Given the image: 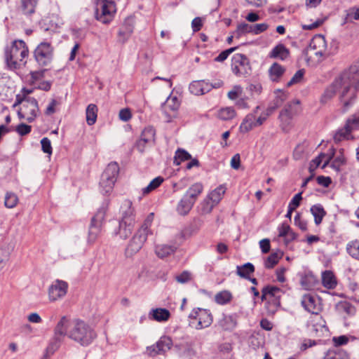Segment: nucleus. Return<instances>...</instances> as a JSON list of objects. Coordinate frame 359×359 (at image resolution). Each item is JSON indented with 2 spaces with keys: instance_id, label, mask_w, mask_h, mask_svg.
Masks as SVG:
<instances>
[{
  "instance_id": "obj_1",
  "label": "nucleus",
  "mask_w": 359,
  "mask_h": 359,
  "mask_svg": "<svg viewBox=\"0 0 359 359\" xmlns=\"http://www.w3.org/2000/svg\"><path fill=\"white\" fill-rule=\"evenodd\" d=\"M54 332L57 338L56 341L51 343L48 348V351L52 352L55 351L60 346L59 337L67 336L74 341L86 346L90 344L97 337L96 332L89 324L79 319L71 322L65 316L60 319L54 329Z\"/></svg>"
},
{
  "instance_id": "obj_2",
  "label": "nucleus",
  "mask_w": 359,
  "mask_h": 359,
  "mask_svg": "<svg viewBox=\"0 0 359 359\" xmlns=\"http://www.w3.org/2000/svg\"><path fill=\"white\" fill-rule=\"evenodd\" d=\"M341 76V73L335 79L332 84L327 88L323 95L320 98V102L322 104H325L328 100H330L334 95L336 91L339 93V100L342 104V111L344 113L346 112L350 106L352 104L355 97L356 90L358 89L355 88L354 84L352 81L349 82V86L348 91L350 93H344V84L340 82H337V80Z\"/></svg>"
},
{
  "instance_id": "obj_3",
  "label": "nucleus",
  "mask_w": 359,
  "mask_h": 359,
  "mask_svg": "<svg viewBox=\"0 0 359 359\" xmlns=\"http://www.w3.org/2000/svg\"><path fill=\"white\" fill-rule=\"evenodd\" d=\"M29 50L22 40H15L5 49V60L8 69L15 70L24 67L27 63Z\"/></svg>"
},
{
  "instance_id": "obj_4",
  "label": "nucleus",
  "mask_w": 359,
  "mask_h": 359,
  "mask_svg": "<svg viewBox=\"0 0 359 359\" xmlns=\"http://www.w3.org/2000/svg\"><path fill=\"white\" fill-rule=\"evenodd\" d=\"M121 215L117 234L121 238L126 239L132 234L135 224V210L130 200L123 201L121 206Z\"/></svg>"
},
{
  "instance_id": "obj_5",
  "label": "nucleus",
  "mask_w": 359,
  "mask_h": 359,
  "mask_svg": "<svg viewBox=\"0 0 359 359\" xmlns=\"http://www.w3.org/2000/svg\"><path fill=\"white\" fill-rule=\"evenodd\" d=\"M154 217V213H150L145 219L141 227L133 236L126 250L128 256H132L137 253L147 241L148 235L151 233L150 227L153 222Z\"/></svg>"
},
{
  "instance_id": "obj_6",
  "label": "nucleus",
  "mask_w": 359,
  "mask_h": 359,
  "mask_svg": "<svg viewBox=\"0 0 359 359\" xmlns=\"http://www.w3.org/2000/svg\"><path fill=\"white\" fill-rule=\"evenodd\" d=\"M302 111L300 101L297 99L287 102L280 111L278 118L283 130L288 132L293 126V119Z\"/></svg>"
},
{
  "instance_id": "obj_7",
  "label": "nucleus",
  "mask_w": 359,
  "mask_h": 359,
  "mask_svg": "<svg viewBox=\"0 0 359 359\" xmlns=\"http://www.w3.org/2000/svg\"><path fill=\"white\" fill-rule=\"evenodd\" d=\"M119 173V166L116 162L109 163L102 172L100 181V191L103 194H110L116 182Z\"/></svg>"
},
{
  "instance_id": "obj_8",
  "label": "nucleus",
  "mask_w": 359,
  "mask_h": 359,
  "mask_svg": "<svg viewBox=\"0 0 359 359\" xmlns=\"http://www.w3.org/2000/svg\"><path fill=\"white\" fill-rule=\"evenodd\" d=\"M116 12L114 1L109 0H98L95 10V18L103 24L109 23Z\"/></svg>"
},
{
  "instance_id": "obj_9",
  "label": "nucleus",
  "mask_w": 359,
  "mask_h": 359,
  "mask_svg": "<svg viewBox=\"0 0 359 359\" xmlns=\"http://www.w3.org/2000/svg\"><path fill=\"white\" fill-rule=\"evenodd\" d=\"M54 55V47L50 42H41L34 51L36 62L41 67L49 65Z\"/></svg>"
},
{
  "instance_id": "obj_10",
  "label": "nucleus",
  "mask_w": 359,
  "mask_h": 359,
  "mask_svg": "<svg viewBox=\"0 0 359 359\" xmlns=\"http://www.w3.org/2000/svg\"><path fill=\"white\" fill-rule=\"evenodd\" d=\"M190 324L196 330L208 327L212 323V316L210 311L197 308L192 311L189 316Z\"/></svg>"
},
{
  "instance_id": "obj_11",
  "label": "nucleus",
  "mask_w": 359,
  "mask_h": 359,
  "mask_svg": "<svg viewBox=\"0 0 359 359\" xmlns=\"http://www.w3.org/2000/svg\"><path fill=\"white\" fill-rule=\"evenodd\" d=\"M350 81L353 82L355 89H359V59L348 69L341 72V76L337 80V82L345 85L344 93H350V91H348Z\"/></svg>"
},
{
  "instance_id": "obj_12",
  "label": "nucleus",
  "mask_w": 359,
  "mask_h": 359,
  "mask_svg": "<svg viewBox=\"0 0 359 359\" xmlns=\"http://www.w3.org/2000/svg\"><path fill=\"white\" fill-rule=\"evenodd\" d=\"M280 289L275 286H267L262 290V299L267 301L266 309L273 314L280 306Z\"/></svg>"
},
{
  "instance_id": "obj_13",
  "label": "nucleus",
  "mask_w": 359,
  "mask_h": 359,
  "mask_svg": "<svg viewBox=\"0 0 359 359\" xmlns=\"http://www.w3.org/2000/svg\"><path fill=\"white\" fill-rule=\"evenodd\" d=\"M22 106L18 111L20 118L31 123L35 120L39 113L38 102L36 99H29L20 104Z\"/></svg>"
},
{
  "instance_id": "obj_14",
  "label": "nucleus",
  "mask_w": 359,
  "mask_h": 359,
  "mask_svg": "<svg viewBox=\"0 0 359 359\" xmlns=\"http://www.w3.org/2000/svg\"><path fill=\"white\" fill-rule=\"evenodd\" d=\"M68 284L64 280H55L48 288V297L50 302L62 299L67 294Z\"/></svg>"
},
{
  "instance_id": "obj_15",
  "label": "nucleus",
  "mask_w": 359,
  "mask_h": 359,
  "mask_svg": "<svg viewBox=\"0 0 359 359\" xmlns=\"http://www.w3.org/2000/svg\"><path fill=\"white\" fill-rule=\"evenodd\" d=\"M231 69L236 76H245L250 72V65L247 57L243 54H236L231 60Z\"/></svg>"
},
{
  "instance_id": "obj_16",
  "label": "nucleus",
  "mask_w": 359,
  "mask_h": 359,
  "mask_svg": "<svg viewBox=\"0 0 359 359\" xmlns=\"http://www.w3.org/2000/svg\"><path fill=\"white\" fill-rule=\"evenodd\" d=\"M181 104V100L177 95H170L162 105V111L168 118V121L176 117Z\"/></svg>"
},
{
  "instance_id": "obj_17",
  "label": "nucleus",
  "mask_w": 359,
  "mask_h": 359,
  "mask_svg": "<svg viewBox=\"0 0 359 359\" xmlns=\"http://www.w3.org/2000/svg\"><path fill=\"white\" fill-rule=\"evenodd\" d=\"M172 345V339L169 337L163 336L155 344L147 348V353L150 356L165 353L170 349Z\"/></svg>"
},
{
  "instance_id": "obj_18",
  "label": "nucleus",
  "mask_w": 359,
  "mask_h": 359,
  "mask_svg": "<svg viewBox=\"0 0 359 359\" xmlns=\"http://www.w3.org/2000/svg\"><path fill=\"white\" fill-rule=\"evenodd\" d=\"M331 55L327 49V41L322 34H316V57L318 62H323Z\"/></svg>"
},
{
  "instance_id": "obj_19",
  "label": "nucleus",
  "mask_w": 359,
  "mask_h": 359,
  "mask_svg": "<svg viewBox=\"0 0 359 359\" xmlns=\"http://www.w3.org/2000/svg\"><path fill=\"white\" fill-rule=\"evenodd\" d=\"M260 109L259 106L252 111V112L245 116L240 126V131L241 133H248L253 128L257 127L256 123V115Z\"/></svg>"
},
{
  "instance_id": "obj_20",
  "label": "nucleus",
  "mask_w": 359,
  "mask_h": 359,
  "mask_svg": "<svg viewBox=\"0 0 359 359\" xmlns=\"http://www.w3.org/2000/svg\"><path fill=\"white\" fill-rule=\"evenodd\" d=\"M189 88L191 93L201 95L209 92L212 86L205 81H194L190 83Z\"/></svg>"
},
{
  "instance_id": "obj_21",
  "label": "nucleus",
  "mask_w": 359,
  "mask_h": 359,
  "mask_svg": "<svg viewBox=\"0 0 359 359\" xmlns=\"http://www.w3.org/2000/svg\"><path fill=\"white\" fill-rule=\"evenodd\" d=\"M335 309L337 312L341 315L344 318L348 316H353L355 313V308L348 302L340 301L336 306Z\"/></svg>"
},
{
  "instance_id": "obj_22",
  "label": "nucleus",
  "mask_w": 359,
  "mask_h": 359,
  "mask_svg": "<svg viewBox=\"0 0 359 359\" xmlns=\"http://www.w3.org/2000/svg\"><path fill=\"white\" fill-rule=\"evenodd\" d=\"M170 317V311L166 309L157 308L151 309L149 313V318L157 322L167 321Z\"/></svg>"
},
{
  "instance_id": "obj_23",
  "label": "nucleus",
  "mask_w": 359,
  "mask_h": 359,
  "mask_svg": "<svg viewBox=\"0 0 359 359\" xmlns=\"http://www.w3.org/2000/svg\"><path fill=\"white\" fill-rule=\"evenodd\" d=\"M273 93L275 95L274 99L268 107L273 109V111H275L287 100L288 93L282 89H276Z\"/></svg>"
},
{
  "instance_id": "obj_24",
  "label": "nucleus",
  "mask_w": 359,
  "mask_h": 359,
  "mask_svg": "<svg viewBox=\"0 0 359 359\" xmlns=\"http://www.w3.org/2000/svg\"><path fill=\"white\" fill-rule=\"evenodd\" d=\"M285 71L286 69L285 67L278 62H274L269 69V78L272 81L278 82L280 80Z\"/></svg>"
},
{
  "instance_id": "obj_25",
  "label": "nucleus",
  "mask_w": 359,
  "mask_h": 359,
  "mask_svg": "<svg viewBox=\"0 0 359 359\" xmlns=\"http://www.w3.org/2000/svg\"><path fill=\"white\" fill-rule=\"evenodd\" d=\"M203 191V185L201 182H196L187 189L184 196L195 203Z\"/></svg>"
},
{
  "instance_id": "obj_26",
  "label": "nucleus",
  "mask_w": 359,
  "mask_h": 359,
  "mask_svg": "<svg viewBox=\"0 0 359 359\" xmlns=\"http://www.w3.org/2000/svg\"><path fill=\"white\" fill-rule=\"evenodd\" d=\"M177 248L172 245L160 244L155 247V253L161 259L165 258L176 251Z\"/></svg>"
},
{
  "instance_id": "obj_27",
  "label": "nucleus",
  "mask_w": 359,
  "mask_h": 359,
  "mask_svg": "<svg viewBox=\"0 0 359 359\" xmlns=\"http://www.w3.org/2000/svg\"><path fill=\"white\" fill-rule=\"evenodd\" d=\"M289 55L290 50L283 44L279 43L271 50L269 56L272 58L285 60Z\"/></svg>"
},
{
  "instance_id": "obj_28",
  "label": "nucleus",
  "mask_w": 359,
  "mask_h": 359,
  "mask_svg": "<svg viewBox=\"0 0 359 359\" xmlns=\"http://www.w3.org/2000/svg\"><path fill=\"white\" fill-rule=\"evenodd\" d=\"M237 325V320L233 315H223L219 321V325L224 330H232Z\"/></svg>"
},
{
  "instance_id": "obj_29",
  "label": "nucleus",
  "mask_w": 359,
  "mask_h": 359,
  "mask_svg": "<svg viewBox=\"0 0 359 359\" xmlns=\"http://www.w3.org/2000/svg\"><path fill=\"white\" fill-rule=\"evenodd\" d=\"M194 205V203L193 201L183 196L177 205V212L181 215H187L190 212Z\"/></svg>"
},
{
  "instance_id": "obj_30",
  "label": "nucleus",
  "mask_w": 359,
  "mask_h": 359,
  "mask_svg": "<svg viewBox=\"0 0 359 359\" xmlns=\"http://www.w3.org/2000/svg\"><path fill=\"white\" fill-rule=\"evenodd\" d=\"M236 111L232 107H226L219 109L216 114V117L222 121H230L235 118Z\"/></svg>"
},
{
  "instance_id": "obj_31",
  "label": "nucleus",
  "mask_w": 359,
  "mask_h": 359,
  "mask_svg": "<svg viewBox=\"0 0 359 359\" xmlns=\"http://www.w3.org/2000/svg\"><path fill=\"white\" fill-rule=\"evenodd\" d=\"M226 190V188L224 185H219L212 190L206 197H208L213 204L217 205L222 199Z\"/></svg>"
},
{
  "instance_id": "obj_32",
  "label": "nucleus",
  "mask_w": 359,
  "mask_h": 359,
  "mask_svg": "<svg viewBox=\"0 0 359 359\" xmlns=\"http://www.w3.org/2000/svg\"><path fill=\"white\" fill-rule=\"evenodd\" d=\"M322 283L327 289H334L337 285V280L330 271H325L322 273Z\"/></svg>"
},
{
  "instance_id": "obj_33",
  "label": "nucleus",
  "mask_w": 359,
  "mask_h": 359,
  "mask_svg": "<svg viewBox=\"0 0 359 359\" xmlns=\"http://www.w3.org/2000/svg\"><path fill=\"white\" fill-rule=\"evenodd\" d=\"M215 206L216 205L213 204L208 197H206L199 203L197 207V210L200 215H205L210 214Z\"/></svg>"
},
{
  "instance_id": "obj_34",
  "label": "nucleus",
  "mask_w": 359,
  "mask_h": 359,
  "mask_svg": "<svg viewBox=\"0 0 359 359\" xmlns=\"http://www.w3.org/2000/svg\"><path fill=\"white\" fill-rule=\"evenodd\" d=\"M300 283L304 289L306 290H311L314 285V276L312 271L305 272L302 274Z\"/></svg>"
},
{
  "instance_id": "obj_35",
  "label": "nucleus",
  "mask_w": 359,
  "mask_h": 359,
  "mask_svg": "<svg viewBox=\"0 0 359 359\" xmlns=\"http://www.w3.org/2000/svg\"><path fill=\"white\" fill-rule=\"evenodd\" d=\"M333 156V151H331L330 154L320 153L318 154L316 158V168L320 167L322 169H324L329 164Z\"/></svg>"
},
{
  "instance_id": "obj_36",
  "label": "nucleus",
  "mask_w": 359,
  "mask_h": 359,
  "mask_svg": "<svg viewBox=\"0 0 359 359\" xmlns=\"http://www.w3.org/2000/svg\"><path fill=\"white\" fill-rule=\"evenodd\" d=\"M86 122L89 126L93 125L97 120V107L95 104H90L86 108Z\"/></svg>"
},
{
  "instance_id": "obj_37",
  "label": "nucleus",
  "mask_w": 359,
  "mask_h": 359,
  "mask_svg": "<svg viewBox=\"0 0 359 359\" xmlns=\"http://www.w3.org/2000/svg\"><path fill=\"white\" fill-rule=\"evenodd\" d=\"M351 129L348 128L346 126L341 129H339L334 135V140L336 142H339L343 140H348L353 139L351 135Z\"/></svg>"
},
{
  "instance_id": "obj_38",
  "label": "nucleus",
  "mask_w": 359,
  "mask_h": 359,
  "mask_svg": "<svg viewBox=\"0 0 359 359\" xmlns=\"http://www.w3.org/2000/svg\"><path fill=\"white\" fill-rule=\"evenodd\" d=\"M255 267L251 263H246L242 266H237L236 271L237 274L245 278H249L250 274L253 273Z\"/></svg>"
},
{
  "instance_id": "obj_39",
  "label": "nucleus",
  "mask_w": 359,
  "mask_h": 359,
  "mask_svg": "<svg viewBox=\"0 0 359 359\" xmlns=\"http://www.w3.org/2000/svg\"><path fill=\"white\" fill-rule=\"evenodd\" d=\"M33 93V89H27L25 88H23L20 92V93L16 95L15 103L13 104V107H16L17 106L20 105L23 102H26L27 100L29 99H34V97H31L29 95Z\"/></svg>"
},
{
  "instance_id": "obj_40",
  "label": "nucleus",
  "mask_w": 359,
  "mask_h": 359,
  "mask_svg": "<svg viewBox=\"0 0 359 359\" xmlns=\"http://www.w3.org/2000/svg\"><path fill=\"white\" fill-rule=\"evenodd\" d=\"M175 348L177 350L179 354L183 357H190L194 353L191 345L187 342L176 344Z\"/></svg>"
},
{
  "instance_id": "obj_41",
  "label": "nucleus",
  "mask_w": 359,
  "mask_h": 359,
  "mask_svg": "<svg viewBox=\"0 0 359 359\" xmlns=\"http://www.w3.org/2000/svg\"><path fill=\"white\" fill-rule=\"evenodd\" d=\"M278 236L285 237L287 241H292L295 238L294 233L292 231L289 225L285 223H283L278 227Z\"/></svg>"
},
{
  "instance_id": "obj_42",
  "label": "nucleus",
  "mask_w": 359,
  "mask_h": 359,
  "mask_svg": "<svg viewBox=\"0 0 359 359\" xmlns=\"http://www.w3.org/2000/svg\"><path fill=\"white\" fill-rule=\"evenodd\" d=\"M101 227L102 226L90 223L88 236V242L89 243H93L95 242L100 234Z\"/></svg>"
},
{
  "instance_id": "obj_43",
  "label": "nucleus",
  "mask_w": 359,
  "mask_h": 359,
  "mask_svg": "<svg viewBox=\"0 0 359 359\" xmlns=\"http://www.w3.org/2000/svg\"><path fill=\"white\" fill-rule=\"evenodd\" d=\"M164 181V179L162 177H157L152 180L150 183L144 188L142 189V192L143 195H147L150 192L153 191L156 189H157Z\"/></svg>"
},
{
  "instance_id": "obj_44",
  "label": "nucleus",
  "mask_w": 359,
  "mask_h": 359,
  "mask_svg": "<svg viewBox=\"0 0 359 359\" xmlns=\"http://www.w3.org/2000/svg\"><path fill=\"white\" fill-rule=\"evenodd\" d=\"M38 0H21L22 9L25 14H32L37 4Z\"/></svg>"
},
{
  "instance_id": "obj_45",
  "label": "nucleus",
  "mask_w": 359,
  "mask_h": 359,
  "mask_svg": "<svg viewBox=\"0 0 359 359\" xmlns=\"http://www.w3.org/2000/svg\"><path fill=\"white\" fill-rule=\"evenodd\" d=\"M155 130L152 127L146 128L141 135V142H144L151 144L154 142Z\"/></svg>"
},
{
  "instance_id": "obj_46",
  "label": "nucleus",
  "mask_w": 359,
  "mask_h": 359,
  "mask_svg": "<svg viewBox=\"0 0 359 359\" xmlns=\"http://www.w3.org/2000/svg\"><path fill=\"white\" fill-rule=\"evenodd\" d=\"M302 305L306 311L313 313L314 299L311 294H308L303 296Z\"/></svg>"
},
{
  "instance_id": "obj_47",
  "label": "nucleus",
  "mask_w": 359,
  "mask_h": 359,
  "mask_svg": "<svg viewBox=\"0 0 359 359\" xmlns=\"http://www.w3.org/2000/svg\"><path fill=\"white\" fill-rule=\"evenodd\" d=\"M346 163V158L342 152L340 150L339 154H337L332 162L330 164V167L335 170L337 172L340 171L341 167Z\"/></svg>"
},
{
  "instance_id": "obj_48",
  "label": "nucleus",
  "mask_w": 359,
  "mask_h": 359,
  "mask_svg": "<svg viewBox=\"0 0 359 359\" xmlns=\"http://www.w3.org/2000/svg\"><path fill=\"white\" fill-rule=\"evenodd\" d=\"M18 197L12 192H7L4 198V205L7 208H13L18 203Z\"/></svg>"
},
{
  "instance_id": "obj_49",
  "label": "nucleus",
  "mask_w": 359,
  "mask_h": 359,
  "mask_svg": "<svg viewBox=\"0 0 359 359\" xmlns=\"http://www.w3.org/2000/svg\"><path fill=\"white\" fill-rule=\"evenodd\" d=\"M305 70L304 69L298 70L287 83L286 87L290 88L294 85L301 83L304 79Z\"/></svg>"
},
{
  "instance_id": "obj_50",
  "label": "nucleus",
  "mask_w": 359,
  "mask_h": 359,
  "mask_svg": "<svg viewBox=\"0 0 359 359\" xmlns=\"http://www.w3.org/2000/svg\"><path fill=\"white\" fill-rule=\"evenodd\" d=\"M106 212V206H102L100 208H99L95 215H94V217L92 218L91 223L102 226L105 217Z\"/></svg>"
},
{
  "instance_id": "obj_51",
  "label": "nucleus",
  "mask_w": 359,
  "mask_h": 359,
  "mask_svg": "<svg viewBox=\"0 0 359 359\" xmlns=\"http://www.w3.org/2000/svg\"><path fill=\"white\" fill-rule=\"evenodd\" d=\"M251 26L247 23H241L237 26L236 29L234 31V36L236 39H240L246 34L251 33Z\"/></svg>"
},
{
  "instance_id": "obj_52",
  "label": "nucleus",
  "mask_w": 359,
  "mask_h": 359,
  "mask_svg": "<svg viewBox=\"0 0 359 359\" xmlns=\"http://www.w3.org/2000/svg\"><path fill=\"white\" fill-rule=\"evenodd\" d=\"M281 252H276L271 254L265 261V266L268 269L273 268L282 257Z\"/></svg>"
},
{
  "instance_id": "obj_53",
  "label": "nucleus",
  "mask_w": 359,
  "mask_h": 359,
  "mask_svg": "<svg viewBox=\"0 0 359 359\" xmlns=\"http://www.w3.org/2000/svg\"><path fill=\"white\" fill-rule=\"evenodd\" d=\"M346 249L352 257L359 260V241H351L347 245Z\"/></svg>"
},
{
  "instance_id": "obj_54",
  "label": "nucleus",
  "mask_w": 359,
  "mask_h": 359,
  "mask_svg": "<svg viewBox=\"0 0 359 359\" xmlns=\"http://www.w3.org/2000/svg\"><path fill=\"white\" fill-rule=\"evenodd\" d=\"M345 126L351 131L359 128V111L348 118Z\"/></svg>"
},
{
  "instance_id": "obj_55",
  "label": "nucleus",
  "mask_w": 359,
  "mask_h": 359,
  "mask_svg": "<svg viewBox=\"0 0 359 359\" xmlns=\"http://www.w3.org/2000/svg\"><path fill=\"white\" fill-rule=\"evenodd\" d=\"M158 81H161L163 83V87L165 89L170 90L172 88V82L170 78L156 76L151 79V83H154L156 86H159Z\"/></svg>"
},
{
  "instance_id": "obj_56",
  "label": "nucleus",
  "mask_w": 359,
  "mask_h": 359,
  "mask_svg": "<svg viewBox=\"0 0 359 359\" xmlns=\"http://www.w3.org/2000/svg\"><path fill=\"white\" fill-rule=\"evenodd\" d=\"M231 299V294L228 291H222L215 295V302L219 304H225Z\"/></svg>"
},
{
  "instance_id": "obj_57",
  "label": "nucleus",
  "mask_w": 359,
  "mask_h": 359,
  "mask_svg": "<svg viewBox=\"0 0 359 359\" xmlns=\"http://www.w3.org/2000/svg\"><path fill=\"white\" fill-rule=\"evenodd\" d=\"M191 155L183 149H178L175 156L174 163L179 165L182 161L188 160Z\"/></svg>"
},
{
  "instance_id": "obj_58",
  "label": "nucleus",
  "mask_w": 359,
  "mask_h": 359,
  "mask_svg": "<svg viewBox=\"0 0 359 359\" xmlns=\"http://www.w3.org/2000/svg\"><path fill=\"white\" fill-rule=\"evenodd\" d=\"M273 112V109L267 107L258 117L256 116L257 126H262Z\"/></svg>"
},
{
  "instance_id": "obj_59",
  "label": "nucleus",
  "mask_w": 359,
  "mask_h": 359,
  "mask_svg": "<svg viewBox=\"0 0 359 359\" xmlns=\"http://www.w3.org/2000/svg\"><path fill=\"white\" fill-rule=\"evenodd\" d=\"M251 26V33L255 35L259 34L269 28V25L266 23H260L255 25H250Z\"/></svg>"
},
{
  "instance_id": "obj_60",
  "label": "nucleus",
  "mask_w": 359,
  "mask_h": 359,
  "mask_svg": "<svg viewBox=\"0 0 359 359\" xmlns=\"http://www.w3.org/2000/svg\"><path fill=\"white\" fill-rule=\"evenodd\" d=\"M326 215V212L320 204L316 205V224L322 222L323 218Z\"/></svg>"
},
{
  "instance_id": "obj_61",
  "label": "nucleus",
  "mask_w": 359,
  "mask_h": 359,
  "mask_svg": "<svg viewBox=\"0 0 359 359\" xmlns=\"http://www.w3.org/2000/svg\"><path fill=\"white\" fill-rule=\"evenodd\" d=\"M41 144L42 151L50 156L53 151L50 140L48 137H43L41 140Z\"/></svg>"
},
{
  "instance_id": "obj_62",
  "label": "nucleus",
  "mask_w": 359,
  "mask_h": 359,
  "mask_svg": "<svg viewBox=\"0 0 359 359\" xmlns=\"http://www.w3.org/2000/svg\"><path fill=\"white\" fill-rule=\"evenodd\" d=\"M242 93L243 88L240 86H233L232 90H231L228 93L227 95L230 100H233L239 97L241 95Z\"/></svg>"
},
{
  "instance_id": "obj_63",
  "label": "nucleus",
  "mask_w": 359,
  "mask_h": 359,
  "mask_svg": "<svg viewBox=\"0 0 359 359\" xmlns=\"http://www.w3.org/2000/svg\"><path fill=\"white\" fill-rule=\"evenodd\" d=\"M58 105L59 102L56 100L52 99L45 110V114L47 116L53 114L56 111V107Z\"/></svg>"
},
{
  "instance_id": "obj_64",
  "label": "nucleus",
  "mask_w": 359,
  "mask_h": 359,
  "mask_svg": "<svg viewBox=\"0 0 359 359\" xmlns=\"http://www.w3.org/2000/svg\"><path fill=\"white\" fill-rule=\"evenodd\" d=\"M31 129L32 127L30 126L21 123L16 127L15 130L20 135L22 136L29 134L31 132Z\"/></svg>"
}]
</instances>
